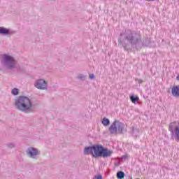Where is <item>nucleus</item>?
Segmentation results:
<instances>
[{"mask_svg": "<svg viewBox=\"0 0 179 179\" xmlns=\"http://www.w3.org/2000/svg\"><path fill=\"white\" fill-rule=\"evenodd\" d=\"M90 79H94V74L90 75Z\"/></svg>", "mask_w": 179, "mask_h": 179, "instance_id": "obj_21", "label": "nucleus"}, {"mask_svg": "<svg viewBox=\"0 0 179 179\" xmlns=\"http://www.w3.org/2000/svg\"><path fill=\"white\" fill-rule=\"evenodd\" d=\"M103 145H95L94 146L90 147L91 155L93 157H101V153L103 151Z\"/></svg>", "mask_w": 179, "mask_h": 179, "instance_id": "obj_6", "label": "nucleus"}, {"mask_svg": "<svg viewBox=\"0 0 179 179\" xmlns=\"http://www.w3.org/2000/svg\"><path fill=\"white\" fill-rule=\"evenodd\" d=\"M177 79H178V80H179V76H177Z\"/></svg>", "mask_w": 179, "mask_h": 179, "instance_id": "obj_23", "label": "nucleus"}, {"mask_svg": "<svg viewBox=\"0 0 179 179\" xmlns=\"http://www.w3.org/2000/svg\"><path fill=\"white\" fill-rule=\"evenodd\" d=\"M101 123L103 124L104 127H108V125H110V120L106 117H103L101 120Z\"/></svg>", "mask_w": 179, "mask_h": 179, "instance_id": "obj_12", "label": "nucleus"}, {"mask_svg": "<svg viewBox=\"0 0 179 179\" xmlns=\"http://www.w3.org/2000/svg\"><path fill=\"white\" fill-rule=\"evenodd\" d=\"M26 153L28 157H31V159H37V155H40L38 150L33 147L28 148Z\"/></svg>", "mask_w": 179, "mask_h": 179, "instance_id": "obj_8", "label": "nucleus"}, {"mask_svg": "<svg viewBox=\"0 0 179 179\" xmlns=\"http://www.w3.org/2000/svg\"><path fill=\"white\" fill-rule=\"evenodd\" d=\"M35 87H36V89H39V90H47V87H48V85L45 80L38 79L36 80Z\"/></svg>", "mask_w": 179, "mask_h": 179, "instance_id": "obj_7", "label": "nucleus"}, {"mask_svg": "<svg viewBox=\"0 0 179 179\" xmlns=\"http://www.w3.org/2000/svg\"><path fill=\"white\" fill-rule=\"evenodd\" d=\"M113 155V151L108 150V149L103 148L101 156L103 157H110Z\"/></svg>", "mask_w": 179, "mask_h": 179, "instance_id": "obj_11", "label": "nucleus"}, {"mask_svg": "<svg viewBox=\"0 0 179 179\" xmlns=\"http://www.w3.org/2000/svg\"><path fill=\"white\" fill-rule=\"evenodd\" d=\"M11 94L13 96H17V94H19V89H17V88L13 89L11 91Z\"/></svg>", "mask_w": 179, "mask_h": 179, "instance_id": "obj_17", "label": "nucleus"}, {"mask_svg": "<svg viewBox=\"0 0 179 179\" xmlns=\"http://www.w3.org/2000/svg\"><path fill=\"white\" fill-rule=\"evenodd\" d=\"M16 31L10 30V29H6L3 27H0V34L1 36H10V34H15Z\"/></svg>", "mask_w": 179, "mask_h": 179, "instance_id": "obj_9", "label": "nucleus"}, {"mask_svg": "<svg viewBox=\"0 0 179 179\" xmlns=\"http://www.w3.org/2000/svg\"><path fill=\"white\" fill-rule=\"evenodd\" d=\"M132 131H134V127H132Z\"/></svg>", "mask_w": 179, "mask_h": 179, "instance_id": "obj_25", "label": "nucleus"}, {"mask_svg": "<svg viewBox=\"0 0 179 179\" xmlns=\"http://www.w3.org/2000/svg\"><path fill=\"white\" fill-rule=\"evenodd\" d=\"M130 100L131 101V103H134V104H135V103H136V101H139V96H131Z\"/></svg>", "mask_w": 179, "mask_h": 179, "instance_id": "obj_14", "label": "nucleus"}, {"mask_svg": "<svg viewBox=\"0 0 179 179\" xmlns=\"http://www.w3.org/2000/svg\"><path fill=\"white\" fill-rule=\"evenodd\" d=\"M83 153L85 155H90V146L85 147Z\"/></svg>", "mask_w": 179, "mask_h": 179, "instance_id": "obj_16", "label": "nucleus"}, {"mask_svg": "<svg viewBox=\"0 0 179 179\" xmlns=\"http://www.w3.org/2000/svg\"><path fill=\"white\" fill-rule=\"evenodd\" d=\"M125 128V124L124 123L115 120L114 122L109 127V132L113 135H117V134H122L124 131L127 132Z\"/></svg>", "mask_w": 179, "mask_h": 179, "instance_id": "obj_4", "label": "nucleus"}, {"mask_svg": "<svg viewBox=\"0 0 179 179\" xmlns=\"http://www.w3.org/2000/svg\"><path fill=\"white\" fill-rule=\"evenodd\" d=\"M8 148H9L10 149H12L15 147V144L13 143H8L7 144Z\"/></svg>", "mask_w": 179, "mask_h": 179, "instance_id": "obj_18", "label": "nucleus"}, {"mask_svg": "<svg viewBox=\"0 0 179 179\" xmlns=\"http://www.w3.org/2000/svg\"><path fill=\"white\" fill-rule=\"evenodd\" d=\"M76 79H77L78 80L84 81L86 80V76L83 74H79L76 77Z\"/></svg>", "mask_w": 179, "mask_h": 179, "instance_id": "obj_13", "label": "nucleus"}, {"mask_svg": "<svg viewBox=\"0 0 179 179\" xmlns=\"http://www.w3.org/2000/svg\"><path fill=\"white\" fill-rule=\"evenodd\" d=\"M1 64L3 68H6L9 71H13V69L17 68V72L18 73H23V72H24V68L20 66L16 67V60L15 59V57L9 55L4 54L2 55Z\"/></svg>", "mask_w": 179, "mask_h": 179, "instance_id": "obj_3", "label": "nucleus"}, {"mask_svg": "<svg viewBox=\"0 0 179 179\" xmlns=\"http://www.w3.org/2000/svg\"><path fill=\"white\" fill-rule=\"evenodd\" d=\"M89 78H90V74H89Z\"/></svg>", "mask_w": 179, "mask_h": 179, "instance_id": "obj_24", "label": "nucleus"}, {"mask_svg": "<svg viewBox=\"0 0 179 179\" xmlns=\"http://www.w3.org/2000/svg\"><path fill=\"white\" fill-rule=\"evenodd\" d=\"M169 129L171 132L172 139L176 142H179V124L175 126L170 125Z\"/></svg>", "mask_w": 179, "mask_h": 179, "instance_id": "obj_5", "label": "nucleus"}, {"mask_svg": "<svg viewBox=\"0 0 179 179\" xmlns=\"http://www.w3.org/2000/svg\"><path fill=\"white\" fill-rule=\"evenodd\" d=\"M118 43L122 45L124 50H127L129 44L131 45H138V44L142 43V36L139 32L127 29L120 34Z\"/></svg>", "mask_w": 179, "mask_h": 179, "instance_id": "obj_1", "label": "nucleus"}, {"mask_svg": "<svg viewBox=\"0 0 179 179\" xmlns=\"http://www.w3.org/2000/svg\"><path fill=\"white\" fill-rule=\"evenodd\" d=\"M93 179H103V176L101 175L95 176Z\"/></svg>", "mask_w": 179, "mask_h": 179, "instance_id": "obj_19", "label": "nucleus"}, {"mask_svg": "<svg viewBox=\"0 0 179 179\" xmlns=\"http://www.w3.org/2000/svg\"><path fill=\"white\" fill-rule=\"evenodd\" d=\"M171 93L174 97H179V85L173 86Z\"/></svg>", "mask_w": 179, "mask_h": 179, "instance_id": "obj_10", "label": "nucleus"}, {"mask_svg": "<svg viewBox=\"0 0 179 179\" xmlns=\"http://www.w3.org/2000/svg\"><path fill=\"white\" fill-rule=\"evenodd\" d=\"M125 177V173L123 171H119L117 173V178L118 179H122Z\"/></svg>", "mask_w": 179, "mask_h": 179, "instance_id": "obj_15", "label": "nucleus"}, {"mask_svg": "<svg viewBox=\"0 0 179 179\" xmlns=\"http://www.w3.org/2000/svg\"><path fill=\"white\" fill-rule=\"evenodd\" d=\"M14 106L22 113H29V111H31V108L34 107L31 99L26 96H20L15 99Z\"/></svg>", "mask_w": 179, "mask_h": 179, "instance_id": "obj_2", "label": "nucleus"}, {"mask_svg": "<svg viewBox=\"0 0 179 179\" xmlns=\"http://www.w3.org/2000/svg\"><path fill=\"white\" fill-rule=\"evenodd\" d=\"M125 159H127V155H124L122 157V160H125Z\"/></svg>", "mask_w": 179, "mask_h": 179, "instance_id": "obj_22", "label": "nucleus"}, {"mask_svg": "<svg viewBox=\"0 0 179 179\" xmlns=\"http://www.w3.org/2000/svg\"><path fill=\"white\" fill-rule=\"evenodd\" d=\"M137 81L138 83H139L141 85V83H143V80H142L141 79H136V80Z\"/></svg>", "mask_w": 179, "mask_h": 179, "instance_id": "obj_20", "label": "nucleus"}]
</instances>
